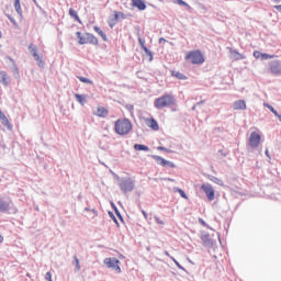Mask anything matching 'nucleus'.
<instances>
[{
	"mask_svg": "<svg viewBox=\"0 0 281 281\" xmlns=\"http://www.w3.org/2000/svg\"><path fill=\"white\" fill-rule=\"evenodd\" d=\"M151 157H153V159H155V161L157 164H159V166H164V168H175L176 167L172 161L166 160V159L161 158L160 156H151Z\"/></svg>",
	"mask_w": 281,
	"mask_h": 281,
	"instance_id": "obj_10",
	"label": "nucleus"
},
{
	"mask_svg": "<svg viewBox=\"0 0 281 281\" xmlns=\"http://www.w3.org/2000/svg\"><path fill=\"white\" fill-rule=\"evenodd\" d=\"M158 150H166V147H158Z\"/></svg>",
	"mask_w": 281,
	"mask_h": 281,
	"instance_id": "obj_52",
	"label": "nucleus"
},
{
	"mask_svg": "<svg viewBox=\"0 0 281 281\" xmlns=\"http://www.w3.org/2000/svg\"><path fill=\"white\" fill-rule=\"evenodd\" d=\"M184 58L192 65H203L205 63V57H203L201 50L188 52Z\"/></svg>",
	"mask_w": 281,
	"mask_h": 281,
	"instance_id": "obj_3",
	"label": "nucleus"
},
{
	"mask_svg": "<svg viewBox=\"0 0 281 281\" xmlns=\"http://www.w3.org/2000/svg\"><path fill=\"white\" fill-rule=\"evenodd\" d=\"M234 111H245L247 109V103L245 100H237L233 103Z\"/></svg>",
	"mask_w": 281,
	"mask_h": 281,
	"instance_id": "obj_12",
	"label": "nucleus"
},
{
	"mask_svg": "<svg viewBox=\"0 0 281 281\" xmlns=\"http://www.w3.org/2000/svg\"><path fill=\"white\" fill-rule=\"evenodd\" d=\"M147 126L151 128L153 131H159V123L155 119H148L146 121Z\"/></svg>",
	"mask_w": 281,
	"mask_h": 281,
	"instance_id": "obj_16",
	"label": "nucleus"
},
{
	"mask_svg": "<svg viewBox=\"0 0 281 281\" xmlns=\"http://www.w3.org/2000/svg\"><path fill=\"white\" fill-rule=\"evenodd\" d=\"M103 265H105L108 269H113L116 271V273H122V268H120V260L115 257L105 258L103 260Z\"/></svg>",
	"mask_w": 281,
	"mask_h": 281,
	"instance_id": "obj_6",
	"label": "nucleus"
},
{
	"mask_svg": "<svg viewBox=\"0 0 281 281\" xmlns=\"http://www.w3.org/2000/svg\"><path fill=\"white\" fill-rule=\"evenodd\" d=\"M119 19H126L123 12H115L114 14V21H117Z\"/></svg>",
	"mask_w": 281,
	"mask_h": 281,
	"instance_id": "obj_33",
	"label": "nucleus"
},
{
	"mask_svg": "<svg viewBox=\"0 0 281 281\" xmlns=\"http://www.w3.org/2000/svg\"><path fill=\"white\" fill-rule=\"evenodd\" d=\"M260 144V134L252 132L249 137V146L251 148H258Z\"/></svg>",
	"mask_w": 281,
	"mask_h": 281,
	"instance_id": "obj_11",
	"label": "nucleus"
},
{
	"mask_svg": "<svg viewBox=\"0 0 281 281\" xmlns=\"http://www.w3.org/2000/svg\"><path fill=\"white\" fill-rule=\"evenodd\" d=\"M165 256H170V254L168 251H165Z\"/></svg>",
	"mask_w": 281,
	"mask_h": 281,
	"instance_id": "obj_57",
	"label": "nucleus"
},
{
	"mask_svg": "<svg viewBox=\"0 0 281 281\" xmlns=\"http://www.w3.org/2000/svg\"><path fill=\"white\" fill-rule=\"evenodd\" d=\"M10 210V202L5 200H0V212L5 214V212H9Z\"/></svg>",
	"mask_w": 281,
	"mask_h": 281,
	"instance_id": "obj_19",
	"label": "nucleus"
},
{
	"mask_svg": "<svg viewBox=\"0 0 281 281\" xmlns=\"http://www.w3.org/2000/svg\"><path fill=\"white\" fill-rule=\"evenodd\" d=\"M154 220L156 221V223H157L158 225H165L164 220L159 218L158 216H154Z\"/></svg>",
	"mask_w": 281,
	"mask_h": 281,
	"instance_id": "obj_36",
	"label": "nucleus"
},
{
	"mask_svg": "<svg viewBox=\"0 0 281 281\" xmlns=\"http://www.w3.org/2000/svg\"><path fill=\"white\" fill-rule=\"evenodd\" d=\"M75 98L79 104L85 105L87 103V95L85 94H75Z\"/></svg>",
	"mask_w": 281,
	"mask_h": 281,
	"instance_id": "obj_24",
	"label": "nucleus"
},
{
	"mask_svg": "<svg viewBox=\"0 0 281 281\" xmlns=\"http://www.w3.org/2000/svg\"><path fill=\"white\" fill-rule=\"evenodd\" d=\"M176 192L180 193V196H182V199H188V195L186 194V191L182 189H176Z\"/></svg>",
	"mask_w": 281,
	"mask_h": 281,
	"instance_id": "obj_35",
	"label": "nucleus"
},
{
	"mask_svg": "<svg viewBox=\"0 0 281 281\" xmlns=\"http://www.w3.org/2000/svg\"><path fill=\"white\" fill-rule=\"evenodd\" d=\"M274 10H278V12H280V14H281V4L274 5Z\"/></svg>",
	"mask_w": 281,
	"mask_h": 281,
	"instance_id": "obj_43",
	"label": "nucleus"
},
{
	"mask_svg": "<svg viewBox=\"0 0 281 281\" xmlns=\"http://www.w3.org/2000/svg\"><path fill=\"white\" fill-rule=\"evenodd\" d=\"M138 43L142 47V49H144V52L147 54V56H149V60H153V53L148 49V47H146V41L142 37H138Z\"/></svg>",
	"mask_w": 281,
	"mask_h": 281,
	"instance_id": "obj_14",
	"label": "nucleus"
},
{
	"mask_svg": "<svg viewBox=\"0 0 281 281\" xmlns=\"http://www.w3.org/2000/svg\"><path fill=\"white\" fill-rule=\"evenodd\" d=\"M72 265L75 266L76 271H80V260L78 257H74Z\"/></svg>",
	"mask_w": 281,
	"mask_h": 281,
	"instance_id": "obj_31",
	"label": "nucleus"
},
{
	"mask_svg": "<svg viewBox=\"0 0 281 281\" xmlns=\"http://www.w3.org/2000/svg\"><path fill=\"white\" fill-rule=\"evenodd\" d=\"M0 243H3V237L2 236H0Z\"/></svg>",
	"mask_w": 281,
	"mask_h": 281,
	"instance_id": "obj_56",
	"label": "nucleus"
},
{
	"mask_svg": "<svg viewBox=\"0 0 281 281\" xmlns=\"http://www.w3.org/2000/svg\"><path fill=\"white\" fill-rule=\"evenodd\" d=\"M112 218H113L114 223H116V225H117V218H115V215H113Z\"/></svg>",
	"mask_w": 281,
	"mask_h": 281,
	"instance_id": "obj_49",
	"label": "nucleus"
},
{
	"mask_svg": "<svg viewBox=\"0 0 281 281\" xmlns=\"http://www.w3.org/2000/svg\"><path fill=\"white\" fill-rule=\"evenodd\" d=\"M126 109H127V111H130L131 115H133V111L135 108L133 105L128 104V105H126Z\"/></svg>",
	"mask_w": 281,
	"mask_h": 281,
	"instance_id": "obj_42",
	"label": "nucleus"
},
{
	"mask_svg": "<svg viewBox=\"0 0 281 281\" xmlns=\"http://www.w3.org/2000/svg\"><path fill=\"white\" fill-rule=\"evenodd\" d=\"M178 5H184L186 8H188V4L186 3V1L183 0H176Z\"/></svg>",
	"mask_w": 281,
	"mask_h": 281,
	"instance_id": "obj_41",
	"label": "nucleus"
},
{
	"mask_svg": "<svg viewBox=\"0 0 281 281\" xmlns=\"http://www.w3.org/2000/svg\"><path fill=\"white\" fill-rule=\"evenodd\" d=\"M0 82L8 87L10 85V80L8 79V74L5 71L0 70Z\"/></svg>",
	"mask_w": 281,
	"mask_h": 281,
	"instance_id": "obj_20",
	"label": "nucleus"
},
{
	"mask_svg": "<svg viewBox=\"0 0 281 281\" xmlns=\"http://www.w3.org/2000/svg\"><path fill=\"white\" fill-rule=\"evenodd\" d=\"M171 75L173 78H178V80H188V77L179 71H172Z\"/></svg>",
	"mask_w": 281,
	"mask_h": 281,
	"instance_id": "obj_26",
	"label": "nucleus"
},
{
	"mask_svg": "<svg viewBox=\"0 0 281 281\" xmlns=\"http://www.w3.org/2000/svg\"><path fill=\"white\" fill-rule=\"evenodd\" d=\"M201 240H202L204 247H212V239L210 238V234L202 233Z\"/></svg>",
	"mask_w": 281,
	"mask_h": 281,
	"instance_id": "obj_15",
	"label": "nucleus"
},
{
	"mask_svg": "<svg viewBox=\"0 0 281 281\" xmlns=\"http://www.w3.org/2000/svg\"><path fill=\"white\" fill-rule=\"evenodd\" d=\"M69 15L72 16V19H76L78 23H81L80 16H78V12H76V10L69 9Z\"/></svg>",
	"mask_w": 281,
	"mask_h": 281,
	"instance_id": "obj_29",
	"label": "nucleus"
},
{
	"mask_svg": "<svg viewBox=\"0 0 281 281\" xmlns=\"http://www.w3.org/2000/svg\"><path fill=\"white\" fill-rule=\"evenodd\" d=\"M159 43H166V38L160 37V38H159Z\"/></svg>",
	"mask_w": 281,
	"mask_h": 281,
	"instance_id": "obj_48",
	"label": "nucleus"
},
{
	"mask_svg": "<svg viewBox=\"0 0 281 281\" xmlns=\"http://www.w3.org/2000/svg\"><path fill=\"white\" fill-rule=\"evenodd\" d=\"M0 38H1V31H0Z\"/></svg>",
	"mask_w": 281,
	"mask_h": 281,
	"instance_id": "obj_60",
	"label": "nucleus"
},
{
	"mask_svg": "<svg viewBox=\"0 0 281 281\" xmlns=\"http://www.w3.org/2000/svg\"><path fill=\"white\" fill-rule=\"evenodd\" d=\"M176 103L177 99H175V95L166 93L154 101V106L158 109V111H161V109L175 106Z\"/></svg>",
	"mask_w": 281,
	"mask_h": 281,
	"instance_id": "obj_1",
	"label": "nucleus"
},
{
	"mask_svg": "<svg viewBox=\"0 0 281 281\" xmlns=\"http://www.w3.org/2000/svg\"><path fill=\"white\" fill-rule=\"evenodd\" d=\"M109 214H110L111 218L114 216L112 212H109Z\"/></svg>",
	"mask_w": 281,
	"mask_h": 281,
	"instance_id": "obj_55",
	"label": "nucleus"
},
{
	"mask_svg": "<svg viewBox=\"0 0 281 281\" xmlns=\"http://www.w3.org/2000/svg\"><path fill=\"white\" fill-rule=\"evenodd\" d=\"M94 115H97L98 117H106V115H109V110H106L105 108H102V106L98 108Z\"/></svg>",
	"mask_w": 281,
	"mask_h": 281,
	"instance_id": "obj_22",
	"label": "nucleus"
},
{
	"mask_svg": "<svg viewBox=\"0 0 281 281\" xmlns=\"http://www.w3.org/2000/svg\"><path fill=\"white\" fill-rule=\"evenodd\" d=\"M120 258H121V259H124V255H120Z\"/></svg>",
	"mask_w": 281,
	"mask_h": 281,
	"instance_id": "obj_58",
	"label": "nucleus"
},
{
	"mask_svg": "<svg viewBox=\"0 0 281 281\" xmlns=\"http://www.w3.org/2000/svg\"><path fill=\"white\" fill-rule=\"evenodd\" d=\"M266 156L268 157V159H271V155H269V149L266 150Z\"/></svg>",
	"mask_w": 281,
	"mask_h": 281,
	"instance_id": "obj_47",
	"label": "nucleus"
},
{
	"mask_svg": "<svg viewBox=\"0 0 281 281\" xmlns=\"http://www.w3.org/2000/svg\"><path fill=\"white\" fill-rule=\"evenodd\" d=\"M196 103L192 106V111H196Z\"/></svg>",
	"mask_w": 281,
	"mask_h": 281,
	"instance_id": "obj_50",
	"label": "nucleus"
},
{
	"mask_svg": "<svg viewBox=\"0 0 281 281\" xmlns=\"http://www.w3.org/2000/svg\"><path fill=\"white\" fill-rule=\"evenodd\" d=\"M134 150H144L145 153H148L150 150V148L146 145L135 144Z\"/></svg>",
	"mask_w": 281,
	"mask_h": 281,
	"instance_id": "obj_25",
	"label": "nucleus"
},
{
	"mask_svg": "<svg viewBox=\"0 0 281 281\" xmlns=\"http://www.w3.org/2000/svg\"><path fill=\"white\" fill-rule=\"evenodd\" d=\"M132 4L138 10H146V2H144V0H133Z\"/></svg>",
	"mask_w": 281,
	"mask_h": 281,
	"instance_id": "obj_18",
	"label": "nucleus"
},
{
	"mask_svg": "<svg viewBox=\"0 0 281 281\" xmlns=\"http://www.w3.org/2000/svg\"><path fill=\"white\" fill-rule=\"evenodd\" d=\"M77 78H78V80H80V82H83L85 85H93V81H91L87 77H77Z\"/></svg>",
	"mask_w": 281,
	"mask_h": 281,
	"instance_id": "obj_30",
	"label": "nucleus"
},
{
	"mask_svg": "<svg viewBox=\"0 0 281 281\" xmlns=\"http://www.w3.org/2000/svg\"><path fill=\"white\" fill-rule=\"evenodd\" d=\"M269 71L272 76H281V60L274 59L269 63Z\"/></svg>",
	"mask_w": 281,
	"mask_h": 281,
	"instance_id": "obj_7",
	"label": "nucleus"
},
{
	"mask_svg": "<svg viewBox=\"0 0 281 281\" xmlns=\"http://www.w3.org/2000/svg\"><path fill=\"white\" fill-rule=\"evenodd\" d=\"M112 206L115 210V212L117 213V207L115 206V204L112 203Z\"/></svg>",
	"mask_w": 281,
	"mask_h": 281,
	"instance_id": "obj_51",
	"label": "nucleus"
},
{
	"mask_svg": "<svg viewBox=\"0 0 281 281\" xmlns=\"http://www.w3.org/2000/svg\"><path fill=\"white\" fill-rule=\"evenodd\" d=\"M201 104H205V100H202V101L198 102L196 106H201Z\"/></svg>",
	"mask_w": 281,
	"mask_h": 281,
	"instance_id": "obj_46",
	"label": "nucleus"
},
{
	"mask_svg": "<svg viewBox=\"0 0 281 281\" xmlns=\"http://www.w3.org/2000/svg\"><path fill=\"white\" fill-rule=\"evenodd\" d=\"M114 128L117 135H128V132L133 131V123L128 119H119L115 122Z\"/></svg>",
	"mask_w": 281,
	"mask_h": 281,
	"instance_id": "obj_2",
	"label": "nucleus"
},
{
	"mask_svg": "<svg viewBox=\"0 0 281 281\" xmlns=\"http://www.w3.org/2000/svg\"><path fill=\"white\" fill-rule=\"evenodd\" d=\"M29 49L32 56L34 57V59L38 63V66L43 67V58H41V55L38 54V49L36 48V46H34V44H31L29 46Z\"/></svg>",
	"mask_w": 281,
	"mask_h": 281,
	"instance_id": "obj_9",
	"label": "nucleus"
},
{
	"mask_svg": "<svg viewBox=\"0 0 281 281\" xmlns=\"http://www.w3.org/2000/svg\"><path fill=\"white\" fill-rule=\"evenodd\" d=\"M34 1V3H36V0H33Z\"/></svg>",
	"mask_w": 281,
	"mask_h": 281,
	"instance_id": "obj_59",
	"label": "nucleus"
},
{
	"mask_svg": "<svg viewBox=\"0 0 281 281\" xmlns=\"http://www.w3.org/2000/svg\"><path fill=\"white\" fill-rule=\"evenodd\" d=\"M94 32H97V34L100 35L103 41H106V34H104V31H102V29H100L99 26H94Z\"/></svg>",
	"mask_w": 281,
	"mask_h": 281,
	"instance_id": "obj_28",
	"label": "nucleus"
},
{
	"mask_svg": "<svg viewBox=\"0 0 281 281\" xmlns=\"http://www.w3.org/2000/svg\"><path fill=\"white\" fill-rule=\"evenodd\" d=\"M263 106H265L266 109H269V111H271V113H273V115H276V117H278V120L281 122V114L278 113V112L276 111V109L272 108L271 104H269V103H263Z\"/></svg>",
	"mask_w": 281,
	"mask_h": 281,
	"instance_id": "obj_23",
	"label": "nucleus"
},
{
	"mask_svg": "<svg viewBox=\"0 0 281 281\" xmlns=\"http://www.w3.org/2000/svg\"><path fill=\"white\" fill-rule=\"evenodd\" d=\"M201 190L204 191L206 198L209 201H214L215 196H216V192L214 191V187H212V184L210 183H203L201 186Z\"/></svg>",
	"mask_w": 281,
	"mask_h": 281,
	"instance_id": "obj_8",
	"label": "nucleus"
},
{
	"mask_svg": "<svg viewBox=\"0 0 281 281\" xmlns=\"http://www.w3.org/2000/svg\"><path fill=\"white\" fill-rule=\"evenodd\" d=\"M271 58H276V55H269L267 53H261V60H269Z\"/></svg>",
	"mask_w": 281,
	"mask_h": 281,
	"instance_id": "obj_32",
	"label": "nucleus"
},
{
	"mask_svg": "<svg viewBox=\"0 0 281 281\" xmlns=\"http://www.w3.org/2000/svg\"><path fill=\"white\" fill-rule=\"evenodd\" d=\"M45 280H46V281H54V280L52 279V272H46V274H45Z\"/></svg>",
	"mask_w": 281,
	"mask_h": 281,
	"instance_id": "obj_39",
	"label": "nucleus"
},
{
	"mask_svg": "<svg viewBox=\"0 0 281 281\" xmlns=\"http://www.w3.org/2000/svg\"><path fill=\"white\" fill-rule=\"evenodd\" d=\"M13 5L15 8V12L19 16H23V9L21 8V0H13Z\"/></svg>",
	"mask_w": 281,
	"mask_h": 281,
	"instance_id": "obj_21",
	"label": "nucleus"
},
{
	"mask_svg": "<svg viewBox=\"0 0 281 281\" xmlns=\"http://www.w3.org/2000/svg\"><path fill=\"white\" fill-rule=\"evenodd\" d=\"M78 43L79 45H87V43H90L91 45H98V37H94L93 34L86 33L82 35V33L77 32Z\"/></svg>",
	"mask_w": 281,
	"mask_h": 281,
	"instance_id": "obj_5",
	"label": "nucleus"
},
{
	"mask_svg": "<svg viewBox=\"0 0 281 281\" xmlns=\"http://www.w3.org/2000/svg\"><path fill=\"white\" fill-rule=\"evenodd\" d=\"M85 212H92V214H94V216H98V211H95V209H89V207H85Z\"/></svg>",
	"mask_w": 281,
	"mask_h": 281,
	"instance_id": "obj_37",
	"label": "nucleus"
},
{
	"mask_svg": "<svg viewBox=\"0 0 281 281\" xmlns=\"http://www.w3.org/2000/svg\"><path fill=\"white\" fill-rule=\"evenodd\" d=\"M171 260L175 262V265L178 267V269H181L182 271H186V268H183L182 265L179 263V261H177V259L171 257Z\"/></svg>",
	"mask_w": 281,
	"mask_h": 281,
	"instance_id": "obj_34",
	"label": "nucleus"
},
{
	"mask_svg": "<svg viewBox=\"0 0 281 281\" xmlns=\"http://www.w3.org/2000/svg\"><path fill=\"white\" fill-rule=\"evenodd\" d=\"M8 59H9L11 63H14V59H12L11 57H8Z\"/></svg>",
	"mask_w": 281,
	"mask_h": 281,
	"instance_id": "obj_53",
	"label": "nucleus"
},
{
	"mask_svg": "<svg viewBox=\"0 0 281 281\" xmlns=\"http://www.w3.org/2000/svg\"><path fill=\"white\" fill-rule=\"evenodd\" d=\"M229 49V58L232 60H244V55L238 53L237 50L235 49H232V48H228Z\"/></svg>",
	"mask_w": 281,
	"mask_h": 281,
	"instance_id": "obj_13",
	"label": "nucleus"
},
{
	"mask_svg": "<svg viewBox=\"0 0 281 281\" xmlns=\"http://www.w3.org/2000/svg\"><path fill=\"white\" fill-rule=\"evenodd\" d=\"M207 179H209V181L216 183V186H224L223 180H221L214 176H207Z\"/></svg>",
	"mask_w": 281,
	"mask_h": 281,
	"instance_id": "obj_27",
	"label": "nucleus"
},
{
	"mask_svg": "<svg viewBox=\"0 0 281 281\" xmlns=\"http://www.w3.org/2000/svg\"><path fill=\"white\" fill-rule=\"evenodd\" d=\"M142 214H143L144 218H148V213H146V211H142Z\"/></svg>",
	"mask_w": 281,
	"mask_h": 281,
	"instance_id": "obj_45",
	"label": "nucleus"
},
{
	"mask_svg": "<svg viewBox=\"0 0 281 281\" xmlns=\"http://www.w3.org/2000/svg\"><path fill=\"white\" fill-rule=\"evenodd\" d=\"M115 20H112L111 22H110V27H115Z\"/></svg>",
	"mask_w": 281,
	"mask_h": 281,
	"instance_id": "obj_44",
	"label": "nucleus"
},
{
	"mask_svg": "<svg viewBox=\"0 0 281 281\" xmlns=\"http://www.w3.org/2000/svg\"><path fill=\"white\" fill-rule=\"evenodd\" d=\"M254 56L256 57V58H262V53H260V52H258V50H255L254 52Z\"/></svg>",
	"mask_w": 281,
	"mask_h": 281,
	"instance_id": "obj_40",
	"label": "nucleus"
},
{
	"mask_svg": "<svg viewBox=\"0 0 281 281\" xmlns=\"http://www.w3.org/2000/svg\"><path fill=\"white\" fill-rule=\"evenodd\" d=\"M119 188L124 194H128L135 190V180L131 177L121 178L119 179Z\"/></svg>",
	"mask_w": 281,
	"mask_h": 281,
	"instance_id": "obj_4",
	"label": "nucleus"
},
{
	"mask_svg": "<svg viewBox=\"0 0 281 281\" xmlns=\"http://www.w3.org/2000/svg\"><path fill=\"white\" fill-rule=\"evenodd\" d=\"M7 18L9 19V21H11V23H12L13 25H16V20H14V18H12V15L7 14Z\"/></svg>",
	"mask_w": 281,
	"mask_h": 281,
	"instance_id": "obj_38",
	"label": "nucleus"
},
{
	"mask_svg": "<svg viewBox=\"0 0 281 281\" xmlns=\"http://www.w3.org/2000/svg\"><path fill=\"white\" fill-rule=\"evenodd\" d=\"M0 120H1L2 124L4 126H7V128H9V131H12V124H10L8 116H5V114H3V112H1V111H0Z\"/></svg>",
	"mask_w": 281,
	"mask_h": 281,
	"instance_id": "obj_17",
	"label": "nucleus"
},
{
	"mask_svg": "<svg viewBox=\"0 0 281 281\" xmlns=\"http://www.w3.org/2000/svg\"><path fill=\"white\" fill-rule=\"evenodd\" d=\"M167 181H175V179H171V178H167Z\"/></svg>",
	"mask_w": 281,
	"mask_h": 281,
	"instance_id": "obj_54",
	"label": "nucleus"
}]
</instances>
